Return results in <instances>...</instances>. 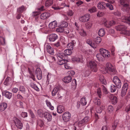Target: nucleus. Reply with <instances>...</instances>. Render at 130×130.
Wrapping results in <instances>:
<instances>
[{
	"mask_svg": "<svg viewBox=\"0 0 130 130\" xmlns=\"http://www.w3.org/2000/svg\"><path fill=\"white\" fill-rule=\"evenodd\" d=\"M91 70L94 72H97L98 68L96 62L94 61H90L88 64Z\"/></svg>",
	"mask_w": 130,
	"mask_h": 130,
	"instance_id": "obj_2",
	"label": "nucleus"
},
{
	"mask_svg": "<svg viewBox=\"0 0 130 130\" xmlns=\"http://www.w3.org/2000/svg\"><path fill=\"white\" fill-rule=\"evenodd\" d=\"M58 59L57 63L60 65L64 64L67 61V60L65 59Z\"/></svg>",
	"mask_w": 130,
	"mask_h": 130,
	"instance_id": "obj_30",
	"label": "nucleus"
},
{
	"mask_svg": "<svg viewBox=\"0 0 130 130\" xmlns=\"http://www.w3.org/2000/svg\"><path fill=\"white\" fill-rule=\"evenodd\" d=\"M78 32L80 35L83 37H85L86 36V32L82 29H79L78 30Z\"/></svg>",
	"mask_w": 130,
	"mask_h": 130,
	"instance_id": "obj_27",
	"label": "nucleus"
},
{
	"mask_svg": "<svg viewBox=\"0 0 130 130\" xmlns=\"http://www.w3.org/2000/svg\"><path fill=\"white\" fill-rule=\"evenodd\" d=\"M96 56L99 61H103L104 60V57L101 53L97 54Z\"/></svg>",
	"mask_w": 130,
	"mask_h": 130,
	"instance_id": "obj_24",
	"label": "nucleus"
},
{
	"mask_svg": "<svg viewBox=\"0 0 130 130\" xmlns=\"http://www.w3.org/2000/svg\"><path fill=\"white\" fill-rule=\"evenodd\" d=\"M73 44L72 43H70L68 44L67 48L71 50L73 49Z\"/></svg>",
	"mask_w": 130,
	"mask_h": 130,
	"instance_id": "obj_41",
	"label": "nucleus"
},
{
	"mask_svg": "<svg viewBox=\"0 0 130 130\" xmlns=\"http://www.w3.org/2000/svg\"><path fill=\"white\" fill-rule=\"evenodd\" d=\"M64 111V108L63 106L59 105L58 106L57 111L59 113H61Z\"/></svg>",
	"mask_w": 130,
	"mask_h": 130,
	"instance_id": "obj_23",
	"label": "nucleus"
},
{
	"mask_svg": "<svg viewBox=\"0 0 130 130\" xmlns=\"http://www.w3.org/2000/svg\"><path fill=\"white\" fill-rule=\"evenodd\" d=\"M127 90H124L123 89H122L121 91V95L123 97L125 95L126 93L127 92Z\"/></svg>",
	"mask_w": 130,
	"mask_h": 130,
	"instance_id": "obj_52",
	"label": "nucleus"
},
{
	"mask_svg": "<svg viewBox=\"0 0 130 130\" xmlns=\"http://www.w3.org/2000/svg\"><path fill=\"white\" fill-rule=\"evenodd\" d=\"M121 4L123 5V6L124 7H128L129 5L127 3H125L126 0H120Z\"/></svg>",
	"mask_w": 130,
	"mask_h": 130,
	"instance_id": "obj_31",
	"label": "nucleus"
},
{
	"mask_svg": "<svg viewBox=\"0 0 130 130\" xmlns=\"http://www.w3.org/2000/svg\"><path fill=\"white\" fill-rule=\"evenodd\" d=\"M105 108V106H104L102 105L98 107L96 110V111L97 113H101L103 109Z\"/></svg>",
	"mask_w": 130,
	"mask_h": 130,
	"instance_id": "obj_26",
	"label": "nucleus"
},
{
	"mask_svg": "<svg viewBox=\"0 0 130 130\" xmlns=\"http://www.w3.org/2000/svg\"><path fill=\"white\" fill-rule=\"evenodd\" d=\"M106 4L104 2H99L97 5V7L100 9L104 10L106 9Z\"/></svg>",
	"mask_w": 130,
	"mask_h": 130,
	"instance_id": "obj_12",
	"label": "nucleus"
},
{
	"mask_svg": "<svg viewBox=\"0 0 130 130\" xmlns=\"http://www.w3.org/2000/svg\"><path fill=\"white\" fill-rule=\"evenodd\" d=\"M53 3V0H47L45 2V6L49 7Z\"/></svg>",
	"mask_w": 130,
	"mask_h": 130,
	"instance_id": "obj_32",
	"label": "nucleus"
},
{
	"mask_svg": "<svg viewBox=\"0 0 130 130\" xmlns=\"http://www.w3.org/2000/svg\"><path fill=\"white\" fill-rule=\"evenodd\" d=\"M92 25V23L91 22H88L86 24V28L89 29L91 28Z\"/></svg>",
	"mask_w": 130,
	"mask_h": 130,
	"instance_id": "obj_45",
	"label": "nucleus"
},
{
	"mask_svg": "<svg viewBox=\"0 0 130 130\" xmlns=\"http://www.w3.org/2000/svg\"><path fill=\"white\" fill-rule=\"evenodd\" d=\"M110 101L112 104H115L117 102L118 100L117 98L112 94H110L109 96Z\"/></svg>",
	"mask_w": 130,
	"mask_h": 130,
	"instance_id": "obj_11",
	"label": "nucleus"
},
{
	"mask_svg": "<svg viewBox=\"0 0 130 130\" xmlns=\"http://www.w3.org/2000/svg\"><path fill=\"white\" fill-rule=\"evenodd\" d=\"M61 25V27H66L68 26V24L67 23L65 22H63L62 23Z\"/></svg>",
	"mask_w": 130,
	"mask_h": 130,
	"instance_id": "obj_57",
	"label": "nucleus"
},
{
	"mask_svg": "<svg viewBox=\"0 0 130 130\" xmlns=\"http://www.w3.org/2000/svg\"><path fill=\"white\" fill-rule=\"evenodd\" d=\"M87 44L90 45L92 47L94 48H95L94 45L92 44V41L90 39H88L87 41Z\"/></svg>",
	"mask_w": 130,
	"mask_h": 130,
	"instance_id": "obj_43",
	"label": "nucleus"
},
{
	"mask_svg": "<svg viewBox=\"0 0 130 130\" xmlns=\"http://www.w3.org/2000/svg\"><path fill=\"white\" fill-rule=\"evenodd\" d=\"M101 87L102 88V91L103 93L105 94H107L108 92L106 88L103 85L102 86H101Z\"/></svg>",
	"mask_w": 130,
	"mask_h": 130,
	"instance_id": "obj_40",
	"label": "nucleus"
},
{
	"mask_svg": "<svg viewBox=\"0 0 130 130\" xmlns=\"http://www.w3.org/2000/svg\"><path fill=\"white\" fill-rule=\"evenodd\" d=\"M113 81L118 88H120L121 87V83L120 80L118 77L114 76L113 77Z\"/></svg>",
	"mask_w": 130,
	"mask_h": 130,
	"instance_id": "obj_7",
	"label": "nucleus"
},
{
	"mask_svg": "<svg viewBox=\"0 0 130 130\" xmlns=\"http://www.w3.org/2000/svg\"><path fill=\"white\" fill-rule=\"evenodd\" d=\"M80 102L81 104L83 105H85L87 104V102L86 101L85 98H82L81 99Z\"/></svg>",
	"mask_w": 130,
	"mask_h": 130,
	"instance_id": "obj_42",
	"label": "nucleus"
},
{
	"mask_svg": "<svg viewBox=\"0 0 130 130\" xmlns=\"http://www.w3.org/2000/svg\"><path fill=\"white\" fill-rule=\"evenodd\" d=\"M44 117L47 119L48 121H51L52 119V116L48 112H44Z\"/></svg>",
	"mask_w": 130,
	"mask_h": 130,
	"instance_id": "obj_14",
	"label": "nucleus"
},
{
	"mask_svg": "<svg viewBox=\"0 0 130 130\" xmlns=\"http://www.w3.org/2000/svg\"><path fill=\"white\" fill-rule=\"evenodd\" d=\"M73 12L71 10H69L67 14L69 16H72L73 15Z\"/></svg>",
	"mask_w": 130,
	"mask_h": 130,
	"instance_id": "obj_62",
	"label": "nucleus"
},
{
	"mask_svg": "<svg viewBox=\"0 0 130 130\" xmlns=\"http://www.w3.org/2000/svg\"><path fill=\"white\" fill-rule=\"evenodd\" d=\"M0 42L1 44L3 45L5 44V38L2 37H0Z\"/></svg>",
	"mask_w": 130,
	"mask_h": 130,
	"instance_id": "obj_46",
	"label": "nucleus"
},
{
	"mask_svg": "<svg viewBox=\"0 0 130 130\" xmlns=\"http://www.w3.org/2000/svg\"><path fill=\"white\" fill-rule=\"evenodd\" d=\"M118 123V121L117 120H116L115 121L114 123L112 126V130H115L116 127Z\"/></svg>",
	"mask_w": 130,
	"mask_h": 130,
	"instance_id": "obj_39",
	"label": "nucleus"
},
{
	"mask_svg": "<svg viewBox=\"0 0 130 130\" xmlns=\"http://www.w3.org/2000/svg\"><path fill=\"white\" fill-rule=\"evenodd\" d=\"M94 41L96 44H98L100 43L101 41V39L100 37L97 36L95 38Z\"/></svg>",
	"mask_w": 130,
	"mask_h": 130,
	"instance_id": "obj_37",
	"label": "nucleus"
},
{
	"mask_svg": "<svg viewBox=\"0 0 130 130\" xmlns=\"http://www.w3.org/2000/svg\"><path fill=\"white\" fill-rule=\"evenodd\" d=\"M99 51L103 56L104 58H108L110 57V52L104 48H101Z\"/></svg>",
	"mask_w": 130,
	"mask_h": 130,
	"instance_id": "obj_5",
	"label": "nucleus"
},
{
	"mask_svg": "<svg viewBox=\"0 0 130 130\" xmlns=\"http://www.w3.org/2000/svg\"><path fill=\"white\" fill-rule=\"evenodd\" d=\"M4 96L7 98L10 99L12 96V93L8 91H6L5 92Z\"/></svg>",
	"mask_w": 130,
	"mask_h": 130,
	"instance_id": "obj_28",
	"label": "nucleus"
},
{
	"mask_svg": "<svg viewBox=\"0 0 130 130\" xmlns=\"http://www.w3.org/2000/svg\"><path fill=\"white\" fill-rule=\"evenodd\" d=\"M115 28L117 30L121 31L120 32L121 34L130 35V31L127 30L126 29V27L124 25H118L116 26Z\"/></svg>",
	"mask_w": 130,
	"mask_h": 130,
	"instance_id": "obj_1",
	"label": "nucleus"
},
{
	"mask_svg": "<svg viewBox=\"0 0 130 130\" xmlns=\"http://www.w3.org/2000/svg\"><path fill=\"white\" fill-rule=\"evenodd\" d=\"M98 33L99 36L102 37L105 34V31L104 28H102L99 30Z\"/></svg>",
	"mask_w": 130,
	"mask_h": 130,
	"instance_id": "obj_25",
	"label": "nucleus"
},
{
	"mask_svg": "<svg viewBox=\"0 0 130 130\" xmlns=\"http://www.w3.org/2000/svg\"><path fill=\"white\" fill-rule=\"evenodd\" d=\"M35 73L38 79L39 80L41 79L42 77V72L40 69L38 68H37Z\"/></svg>",
	"mask_w": 130,
	"mask_h": 130,
	"instance_id": "obj_10",
	"label": "nucleus"
},
{
	"mask_svg": "<svg viewBox=\"0 0 130 130\" xmlns=\"http://www.w3.org/2000/svg\"><path fill=\"white\" fill-rule=\"evenodd\" d=\"M128 88V84L127 83H125L124 84L122 88V89L127 90Z\"/></svg>",
	"mask_w": 130,
	"mask_h": 130,
	"instance_id": "obj_48",
	"label": "nucleus"
},
{
	"mask_svg": "<svg viewBox=\"0 0 130 130\" xmlns=\"http://www.w3.org/2000/svg\"><path fill=\"white\" fill-rule=\"evenodd\" d=\"M68 74H69V76L71 77L73 76L75 73V72L73 71H70L68 72Z\"/></svg>",
	"mask_w": 130,
	"mask_h": 130,
	"instance_id": "obj_50",
	"label": "nucleus"
},
{
	"mask_svg": "<svg viewBox=\"0 0 130 130\" xmlns=\"http://www.w3.org/2000/svg\"><path fill=\"white\" fill-rule=\"evenodd\" d=\"M64 31V29L62 27H59L57 28L56 31L58 32H62Z\"/></svg>",
	"mask_w": 130,
	"mask_h": 130,
	"instance_id": "obj_51",
	"label": "nucleus"
},
{
	"mask_svg": "<svg viewBox=\"0 0 130 130\" xmlns=\"http://www.w3.org/2000/svg\"><path fill=\"white\" fill-rule=\"evenodd\" d=\"M102 22L104 25L107 28H110L111 26L114 25L115 23L113 21H107L105 18H103L102 20Z\"/></svg>",
	"mask_w": 130,
	"mask_h": 130,
	"instance_id": "obj_3",
	"label": "nucleus"
},
{
	"mask_svg": "<svg viewBox=\"0 0 130 130\" xmlns=\"http://www.w3.org/2000/svg\"><path fill=\"white\" fill-rule=\"evenodd\" d=\"M19 90L22 92L24 93L25 91V90L24 86H20L19 88Z\"/></svg>",
	"mask_w": 130,
	"mask_h": 130,
	"instance_id": "obj_53",
	"label": "nucleus"
},
{
	"mask_svg": "<svg viewBox=\"0 0 130 130\" xmlns=\"http://www.w3.org/2000/svg\"><path fill=\"white\" fill-rule=\"evenodd\" d=\"M46 48L48 52L50 54H54V50L53 48L48 44L46 45Z\"/></svg>",
	"mask_w": 130,
	"mask_h": 130,
	"instance_id": "obj_18",
	"label": "nucleus"
},
{
	"mask_svg": "<svg viewBox=\"0 0 130 130\" xmlns=\"http://www.w3.org/2000/svg\"><path fill=\"white\" fill-rule=\"evenodd\" d=\"M60 87L59 86H57L54 88L52 92V95L54 96L56 95L58 91L60 90Z\"/></svg>",
	"mask_w": 130,
	"mask_h": 130,
	"instance_id": "obj_17",
	"label": "nucleus"
},
{
	"mask_svg": "<svg viewBox=\"0 0 130 130\" xmlns=\"http://www.w3.org/2000/svg\"><path fill=\"white\" fill-rule=\"evenodd\" d=\"M123 18L127 22H130V16L128 17H126L124 16L123 17Z\"/></svg>",
	"mask_w": 130,
	"mask_h": 130,
	"instance_id": "obj_61",
	"label": "nucleus"
},
{
	"mask_svg": "<svg viewBox=\"0 0 130 130\" xmlns=\"http://www.w3.org/2000/svg\"><path fill=\"white\" fill-rule=\"evenodd\" d=\"M72 60L73 61H76L78 62H82L83 58L82 56L80 57H74L72 58Z\"/></svg>",
	"mask_w": 130,
	"mask_h": 130,
	"instance_id": "obj_16",
	"label": "nucleus"
},
{
	"mask_svg": "<svg viewBox=\"0 0 130 130\" xmlns=\"http://www.w3.org/2000/svg\"><path fill=\"white\" fill-rule=\"evenodd\" d=\"M21 116L25 118L27 116V112H22L21 113Z\"/></svg>",
	"mask_w": 130,
	"mask_h": 130,
	"instance_id": "obj_59",
	"label": "nucleus"
},
{
	"mask_svg": "<svg viewBox=\"0 0 130 130\" xmlns=\"http://www.w3.org/2000/svg\"><path fill=\"white\" fill-rule=\"evenodd\" d=\"M97 93L99 98H101V91L100 88H98L97 89Z\"/></svg>",
	"mask_w": 130,
	"mask_h": 130,
	"instance_id": "obj_49",
	"label": "nucleus"
},
{
	"mask_svg": "<svg viewBox=\"0 0 130 130\" xmlns=\"http://www.w3.org/2000/svg\"><path fill=\"white\" fill-rule=\"evenodd\" d=\"M26 10L24 7L23 6H22L21 7H19L17 9L18 12L19 13H21L23 11Z\"/></svg>",
	"mask_w": 130,
	"mask_h": 130,
	"instance_id": "obj_38",
	"label": "nucleus"
},
{
	"mask_svg": "<svg viewBox=\"0 0 130 130\" xmlns=\"http://www.w3.org/2000/svg\"><path fill=\"white\" fill-rule=\"evenodd\" d=\"M90 17V15L89 14H87L80 17L79 18V20L82 22H85L88 21Z\"/></svg>",
	"mask_w": 130,
	"mask_h": 130,
	"instance_id": "obj_9",
	"label": "nucleus"
},
{
	"mask_svg": "<svg viewBox=\"0 0 130 130\" xmlns=\"http://www.w3.org/2000/svg\"><path fill=\"white\" fill-rule=\"evenodd\" d=\"M64 66L65 68L67 69H71V68L68 64L65 63L64 64Z\"/></svg>",
	"mask_w": 130,
	"mask_h": 130,
	"instance_id": "obj_58",
	"label": "nucleus"
},
{
	"mask_svg": "<svg viewBox=\"0 0 130 130\" xmlns=\"http://www.w3.org/2000/svg\"><path fill=\"white\" fill-rule=\"evenodd\" d=\"M58 38L57 36L55 34H52L49 36L48 39L50 41L54 42Z\"/></svg>",
	"mask_w": 130,
	"mask_h": 130,
	"instance_id": "obj_13",
	"label": "nucleus"
},
{
	"mask_svg": "<svg viewBox=\"0 0 130 130\" xmlns=\"http://www.w3.org/2000/svg\"><path fill=\"white\" fill-rule=\"evenodd\" d=\"M44 113L43 111L41 109L37 111L38 115L41 117H43L44 116Z\"/></svg>",
	"mask_w": 130,
	"mask_h": 130,
	"instance_id": "obj_33",
	"label": "nucleus"
},
{
	"mask_svg": "<svg viewBox=\"0 0 130 130\" xmlns=\"http://www.w3.org/2000/svg\"><path fill=\"white\" fill-rule=\"evenodd\" d=\"M7 107V104L6 103H2L0 105V110L2 111L4 110Z\"/></svg>",
	"mask_w": 130,
	"mask_h": 130,
	"instance_id": "obj_21",
	"label": "nucleus"
},
{
	"mask_svg": "<svg viewBox=\"0 0 130 130\" xmlns=\"http://www.w3.org/2000/svg\"><path fill=\"white\" fill-rule=\"evenodd\" d=\"M46 102L47 106H48L51 110H53L54 109L53 106H52L51 103L48 100H46Z\"/></svg>",
	"mask_w": 130,
	"mask_h": 130,
	"instance_id": "obj_34",
	"label": "nucleus"
},
{
	"mask_svg": "<svg viewBox=\"0 0 130 130\" xmlns=\"http://www.w3.org/2000/svg\"><path fill=\"white\" fill-rule=\"evenodd\" d=\"M130 110V104L127 105L125 109V111L126 112H128Z\"/></svg>",
	"mask_w": 130,
	"mask_h": 130,
	"instance_id": "obj_63",
	"label": "nucleus"
},
{
	"mask_svg": "<svg viewBox=\"0 0 130 130\" xmlns=\"http://www.w3.org/2000/svg\"><path fill=\"white\" fill-rule=\"evenodd\" d=\"M83 120V121L85 123H86L88 121L89 118L88 117H85Z\"/></svg>",
	"mask_w": 130,
	"mask_h": 130,
	"instance_id": "obj_64",
	"label": "nucleus"
},
{
	"mask_svg": "<svg viewBox=\"0 0 130 130\" xmlns=\"http://www.w3.org/2000/svg\"><path fill=\"white\" fill-rule=\"evenodd\" d=\"M97 10V8L95 6H93L88 10V11L91 13L95 12Z\"/></svg>",
	"mask_w": 130,
	"mask_h": 130,
	"instance_id": "obj_29",
	"label": "nucleus"
},
{
	"mask_svg": "<svg viewBox=\"0 0 130 130\" xmlns=\"http://www.w3.org/2000/svg\"><path fill=\"white\" fill-rule=\"evenodd\" d=\"M106 6L109 8L110 10L113 9V6L111 4L109 3L106 4Z\"/></svg>",
	"mask_w": 130,
	"mask_h": 130,
	"instance_id": "obj_47",
	"label": "nucleus"
},
{
	"mask_svg": "<svg viewBox=\"0 0 130 130\" xmlns=\"http://www.w3.org/2000/svg\"><path fill=\"white\" fill-rule=\"evenodd\" d=\"M72 78L70 76L65 77L62 79L64 82L66 83H68L70 82L72 80Z\"/></svg>",
	"mask_w": 130,
	"mask_h": 130,
	"instance_id": "obj_20",
	"label": "nucleus"
},
{
	"mask_svg": "<svg viewBox=\"0 0 130 130\" xmlns=\"http://www.w3.org/2000/svg\"><path fill=\"white\" fill-rule=\"evenodd\" d=\"M107 110L109 113H111L113 111V109L112 106L109 105L107 108Z\"/></svg>",
	"mask_w": 130,
	"mask_h": 130,
	"instance_id": "obj_44",
	"label": "nucleus"
},
{
	"mask_svg": "<svg viewBox=\"0 0 130 130\" xmlns=\"http://www.w3.org/2000/svg\"><path fill=\"white\" fill-rule=\"evenodd\" d=\"M117 86L113 85H111L110 87V90L111 92H115L117 89Z\"/></svg>",
	"mask_w": 130,
	"mask_h": 130,
	"instance_id": "obj_36",
	"label": "nucleus"
},
{
	"mask_svg": "<svg viewBox=\"0 0 130 130\" xmlns=\"http://www.w3.org/2000/svg\"><path fill=\"white\" fill-rule=\"evenodd\" d=\"M53 45L54 47H58L60 46L59 42L58 41L56 43L53 44Z\"/></svg>",
	"mask_w": 130,
	"mask_h": 130,
	"instance_id": "obj_60",
	"label": "nucleus"
},
{
	"mask_svg": "<svg viewBox=\"0 0 130 130\" xmlns=\"http://www.w3.org/2000/svg\"><path fill=\"white\" fill-rule=\"evenodd\" d=\"M72 50L68 49L64 50V54L66 56V55H71L72 53Z\"/></svg>",
	"mask_w": 130,
	"mask_h": 130,
	"instance_id": "obj_35",
	"label": "nucleus"
},
{
	"mask_svg": "<svg viewBox=\"0 0 130 130\" xmlns=\"http://www.w3.org/2000/svg\"><path fill=\"white\" fill-rule=\"evenodd\" d=\"M55 60V58L53 56H51L49 57V59L48 61L51 62H52Z\"/></svg>",
	"mask_w": 130,
	"mask_h": 130,
	"instance_id": "obj_54",
	"label": "nucleus"
},
{
	"mask_svg": "<svg viewBox=\"0 0 130 130\" xmlns=\"http://www.w3.org/2000/svg\"><path fill=\"white\" fill-rule=\"evenodd\" d=\"M71 114L68 112H65L63 115L62 117L63 121L65 122L69 121L71 118Z\"/></svg>",
	"mask_w": 130,
	"mask_h": 130,
	"instance_id": "obj_8",
	"label": "nucleus"
},
{
	"mask_svg": "<svg viewBox=\"0 0 130 130\" xmlns=\"http://www.w3.org/2000/svg\"><path fill=\"white\" fill-rule=\"evenodd\" d=\"M50 14L48 13L44 12L42 13L40 16V19L42 20L46 19L50 17Z\"/></svg>",
	"mask_w": 130,
	"mask_h": 130,
	"instance_id": "obj_15",
	"label": "nucleus"
},
{
	"mask_svg": "<svg viewBox=\"0 0 130 130\" xmlns=\"http://www.w3.org/2000/svg\"><path fill=\"white\" fill-rule=\"evenodd\" d=\"M100 80L101 83L103 84H105L106 83L105 80L104 79V77L102 76L99 79Z\"/></svg>",
	"mask_w": 130,
	"mask_h": 130,
	"instance_id": "obj_55",
	"label": "nucleus"
},
{
	"mask_svg": "<svg viewBox=\"0 0 130 130\" xmlns=\"http://www.w3.org/2000/svg\"><path fill=\"white\" fill-rule=\"evenodd\" d=\"M13 120L16 126L20 129H21L23 127V124L17 118L14 117Z\"/></svg>",
	"mask_w": 130,
	"mask_h": 130,
	"instance_id": "obj_6",
	"label": "nucleus"
},
{
	"mask_svg": "<svg viewBox=\"0 0 130 130\" xmlns=\"http://www.w3.org/2000/svg\"><path fill=\"white\" fill-rule=\"evenodd\" d=\"M57 23L55 21H54L50 23L49 24V27L50 28L53 29L57 26Z\"/></svg>",
	"mask_w": 130,
	"mask_h": 130,
	"instance_id": "obj_22",
	"label": "nucleus"
},
{
	"mask_svg": "<svg viewBox=\"0 0 130 130\" xmlns=\"http://www.w3.org/2000/svg\"><path fill=\"white\" fill-rule=\"evenodd\" d=\"M95 103L98 105H100L101 103L100 100L97 98H95Z\"/></svg>",
	"mask_w": 130,
	"mask_h": 130,
	"instance_id": "obj_56",
	"label": "nucleus"
},
{
	"mask_svg": "<svg viewBox=\"0 0 130 130\" xmlns=\"http://www.w3.org/2000/svg\"><path fill=\"white\" fill-rule=\"evenodd\" d=\"M58 59H65L66 56L64 54L61 52H58L57 54Z\"/></svg>",
	"mask_w": 130,
	"mask_h": 130,
	"instance_id": "obj_19",
	"label": "nucleus"
},
{
	"mask_svg": "<svg viewBox=\"0 0 130 130\" xmlns=\"http://www.w3.org/2000/svg\"><path fill=\"white\" fill-rule=\"evenodd\" d=\"M103 70L105 73H107L109 71L112 72L114 70V68L111 64L107 63L106 64V67H104Z\"/></svg>",
	"mask_w": 130,
	"mask_h": 130,
	"instance_id": "obj_4",
	"label": "nucleus"
}]
</instances>
